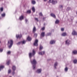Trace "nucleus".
<instances>
[{"instance_id": "1", "label": "nucleus", "mask_w": 77, "mask_h": 77, "mask_svg": "<svg viewBox=\"0 0 77 77\" xmlns=\"http://www.w3.org/2000/svg\"><path fill=\"white\" fill-rule=\"evenodd\" d=\"M31 62L33 65V69H35V67H36V60L34 59L33 61H31Z\"/></svg>"}, {"instance_id": "2", "label": "nucleus", "mask_w": 77, "mask_h": 77, "mask_svg": "<svg viewBox=\"0 0 77 77\" xmlns=\"http://www.w3.org/2000/svg\"><path fill=\"white\" fill-rule=\"evenodd\" d=\"M8 44H10V45L9 46V48H11L13 45V41L12 40L8 41Z\"/></svg>"}, {"instance_id": "3", "label": "nucleus", "mask_w": 77, "mask_h": 77, "mask_svg": "<svg viewBox=\"0 0 77 77\" xmlns=\"http://www.w3.org/2000/svg\"><path fill=\"white\" fill-rule=\"evenodd\" d=\"M35 54H36L35 51V50H32V53L31 54V53H29V56L30 58L32 56H34Z\"/></svg>"}, {"instance_id": "4", "label": "nucleus", "mask_w": 77, "mask_h": 77, "mask_svg": "<svg viewBox=\"0 0 77 77\" xmlns=\"http://www.w3.org/2000/svg\"><path fill=\"white\" fill-rule=\"evenodd\" d=\"M38 39H35L34 43V45L35 46H38Z\"/></svg>"}, {"instance_id": "5", "label": "nucleus", "mask_w": 77, "mask_h": 77, "mask_svg": "<svg viewBox=\"0 0 77 77\" xmlns=\"http://www.w3.org/2000/svg\"><path fill=\"white\" fill-rule=\"evenodd\" d=\"M70 42V41L69 40H67L65 42L66 45H68L69 44H70V43L69 42Z\"/></svg>"}, {"instance_id": "6", "label": "nucleus", "mask_w": 77, "mask_h": 77, "mask_svg": "<svg viewBox=\"0 0 77 77\" xmlns=\"http://www.w3.org/2000/svg\"><path fill=\"white\" fill-rule=\"evenodd\" d=\"M72 34V35H77V32L75 30H73Z\"/></svg>"}, {"instance_id": "7", "label": "nucleus", "mask_w": 77, "mask_h": 77, "mask_svg": "<svg viewBox=\"0 0 77 77\" xmlns=\"http://www.w3.org/2000/svg\"><path fill=\"white\" fill-rule=\"evenodd\" d=\"M41 71H42V69H38L36 71V72L37 73H41Z\"/></svg>"}, {"instance_id": "8", "label": "nucleus", "mask_w": 77, "mask_h": 77, "mask_svg": "<svg viewBox=\"0 0 77 77\" xmlns=\"http://www.w3.org/2000/svg\"><path fill=\"white\" fill-rule=\"evenodd\" d=\"M44 53H45V52L43 51V52H39L38 53V54H40V55H43V54H44Z\"/></svg>"}, {"instance_id": "9", "label": "nucleus", "mask_w": 77, "mask_h": 77, "mask_svg": "<svg viewBox=\"0 0 77 77\" xmlns=\"http://www.w3.org/2000/svg\"><path fill=\"white\" fill-rule=\"evenodd\" d=\"M51 16L54 18H56V15L53 13H51Z\"/></svg>"}, {"instance_id": "10", "label": "nucleus", "mask_w": 77, "mask_h": 77, "mask_svg": "<svg viewBox=\"0 0 77 77\" xmlns=\"http://www.w3.org/2000/svg\"><path fill=\"white\" fill-rule=\"evenodd\" d=\"M55 42H56V41L54 40H52L50 42V43L51 44H55Z\"/></svg>"}, {"instance_id": "11", "label": "nucleus", "mask_w": 77, "mask_h": 77, "mask_svg": "<svg viewBox=\"0 0 77 77\" xmlns=\"http://www.w3.org/2000/svg\"><path fill=\"white\" fill-rule=\"evenodd\" d=\"M21 35H16V38H19V39H20V38H21Z\"/></svg>"}, {"instance_id": "12", "label": "nucleus", "mask_w": 77, "mask_h": 77, "mask_svg": "<svg viewBox=\"0 0 77 77\" xmlns=\"http://www.w3.org/2000/svg\"><path fill=\"white\" fill-rule=\"evenodd\" d=\"M36 31V27L35 26H34L33 28V33H35V32Z\"/></svg>"}, {"instance_id": "13", "label": "nucleus", "mask_w": 77, "mask_h": 77, "mask_svg": "<svg viewBox=\"0 0 77 77\" xmlns=\"http://www.w3.org/2000/svg\"><path fill=\"white\" fill-rule=\"evenodd\" d=\"M67 34L66 32H64L62 33V36H66Z\"/></svg>"}, {"instance_id": "14", "label": "nucleus", "mask_w": 77, "mask_h": 77, "mask_svg": "<svg viewBox=\"0 0 77 77\" xmlns=\"http://www.w3.org/2000/svg\"><path fill=\"white\" fill-rule=\"evenodd\" d=\"M27 39L28 41H31V40H32V38L29 37H28L27 38Z\"/></svg>"}, {"instance_id": "15", "label": "nucleus", "mask_w": 77, "mask_h": 77, "mask_svg": "<svg viewBox=\"0 0 77 77\" xmlns=\"http://www.w3.org/2000/svg\"><path fill=\"white\" fill-rule=\"evenodd\" d=\"M12 70L14 71H15V70H16V67L15 66H13L12 68Z\"/></svg>"}, {"instance_id": "16", "label": "nucleus", "mask_w": 77, "mask_h": 77, "mask_svg": "<svg viewBox=\"0 0 77 77\" xmlns=\"http://www.w3.org/2000/svg\"><path fill=\"white\" fill-rule=\"evenodd\" d=\"M57 64H58L56 62L54 64V68L55 69H56V66H57Z\"/></svg>"}, {"instance_id": "17", "label": "nucleus", "mask_w": 77, "mask_h": 77, "mask_svg": "<svg viewBox=\"0 0 77 77\" xmlns=\"http://www.w3.org/2000/svg\"><path fill=\"white\" fill-rule=\"evenodd\" d=\"M21 42L22 44H25L26 42V41L23 40Z\"/></svg>"}, {"instance_id": "18", "label": "nucleus", "mask_w": 77, "mask_h": 77, "mask_svg": "<svg viewBox=\"0 0 77 77\" xmlns=\"http://www.w3.org/2000/svg\"><path fill=\"white\" fill-rule=\"evenodd\" d=\"M23 19L24 17H23V16H20L19 18L20 20H23Z\"/></svg>"}, {"instance_id": "19", "label": "nucleus", "mask_w": 77, "mask_h": 77, "mask_svg": "<svg viewBox=\"0 0 77 77\" xmlns=\"http://www.w3.org/2000/svg\"><path fill=\"white\" fill-rule=\"evenodd\" d=\"M4 66H0V71L1 70H2V69H3V68H4Z\"/></svg>"}, {"instance_id": "20", "label": "nucleus", "mask_w": 77, "mask_h": 77, "mask_svg": "<svg viewBox=\"0 0 77 77\" xmlns=\"http://www.w3.org/2000/svg\"><path fill=\"white\" fill-rule=\"evenodd\" d=\"M32 10L33 12H35V7H33L32 8Z\"/></svg>"}, {"instance_id": "21", "label": "nucleus", "mask_w": 77, "mask_h": 77, "mask_svg": "<svg viewBox=\"0 0 77 77\" xmlns=\"http://www.w3.org/2000/svg\"><path fill=\"white\" fill-rule=\"evenodd\" d=\"M57 3V1H54L52 4H53V5H55V4H56Z\"/></svg>"}, {"instance_id": "22", "label": "nucleus", "mask_w": 77, "mask_h": 77, "mask_svg": "<svg viewBox=\"0 0 77 77\" xmlns=\"http://www.w3.org/2000/svg\"><path fill=\"white\" fill-rule=\"evenodd\" d=\"M44 35H45V32H43L41 34V35L42 37H44Z\"/></svg>"}, {"instance_id": "23", "label": "nucleus", "mask_w": 77, "mask_h": 77, "mask_svg": "<svg viewBox=\"0 0 77 77\" xmlns=\"http://www.w3.org/2000/svg\"><path fill=\"white\" fill-rule=\"evenodd\" d=\"M73 54H77V51H73Z\"/></svg>"}, {"instance_id": "24", "label": "nucleus", "mask_w": 77, "mask_h": 77, "mask_svg": "<svg viewBox=\"0 0 77 77\" xmlns=\"http://www.w3.org/2000/svg\"><path fill=\"white\" fill-rule=\"evenodd\" d=\"M59 23V20H57L55 21V23L56 24H58Z\"/></svg>"}, {"instance_id": "25", "label": "nucleus", "mask_w": 77, "mask_h": 77, "mask_svg": "<svg viewBox=\"0 0 77 77\" xmlns=\"http://www.w3.org/2000/svg\"><path fill=\"white\" fill-rule=\"evenodd\" d=\"M11 62V60H8V61L7 62V64L8 65H9V63Z\"/></svg>"}, {"instance_id": "26", "label": "nucleus", "mask_w": 77, "mask_h": 77, "mask_svg": "<svg viewBox=\"0 0 77 77\" xmlns=\"http://www.w3.org/2000/svg\"><path fill=\"white\" fill-rule=\"evenodd\" d=\"M5 15L6 14H5V13H4L2 14V17H5Z\"/></svg>"}, {"instance_id": "27", "label": "nucleus", "mask_w": 77, "mask_h": 77, "mask_svg": "<svg viewBox=\"0 0 77 77\" xmlns=\"http://www.w3.org/2000/svg\"><path fill=\"white\" fill-rule=\"evenodd\" d=\"M43 48V47L41 45H40V48H39V50H41Z\"/></svg>"}, {"instance_id": "28", "label": "nucleus", "mask_w": 77, "mask_h": 77, "mask_svg": "<svg viewBox=\"0 0 77 77\" xmlns=\"http://www.w3.org/2000/svg\"><path fill=\"white\" fill-rule=\"evenodd\" d=\"M54 1V0H50L49 1V3H53Z\"/></svg>"}, {"instance_id": "29", "label": "nucleus", "mask_w": 77, "mask_h": 77, "mask_svg": "<svg viewBox=\"0 0 77 77\" xmlns=\"http://www.w3.org/2000/svg\"><path fill=\"white\" fill-rule=\"evenodd\" d=\"M27 14H30L31 13V11L30 10H28L27 11Z\"/></svg>"}, {"instance_id": "30", "label": "nucleus", "mask_w": 77, "mask_h": 77, "mask_svg": "<svg viewBox=\"0 0 77 77\" xmlns=\"http://www.w3.org/2000/svg\"><path fill=\"white\" fill-rule=\"evenodd\" d=\"M73 62L75 63H77V60H75L73 61Z\"/></svg>"}, {"instance_id": "31", "label": "nucleus", "mask_w": 77, "mask_h": 77, "mask_svg": "<svg viewBox=\"0 0 77 77\" xmlns=\"http://www.w3.org/2000/svg\"><path fill=\"white\" fill-rule=\"evenodd\" d=\"M32 4H33L34 5H35L36 3V2L35 1H32Z\"/></svg>"}, {"instance_id": "32", "label": "nucleus", "mask_w": 77, "mask_h": 77, "mask_svg": "<svg viewBox=\"0 0 77 77\" xmlns=\"http://www.w3.org/2000/svg\"><path fill=\"white\" fill-rule=\"evenodd\" d=\"M3 49L2 48L0 49V53H2V52H3Z\"/></svg>"}, {"instance_id": "33", "label": "nucleus", "mask_w": 77, "mask_h": 77, "mask_svg": "<svg viewBox=\"0 0 77 77\" xmlns=\"http://www.w3.org/2000/svg\"><path fill=\"white\" fill-rule=\"evenodd\" d=\"M22 44L21 42H20L17 43V45H20V44Z\"/></svg>"}, {"instance_id": "34", "label": "nucleus", "mask_w": 77, "mask_h": 77, "mask_svg": "<svg viewBox=\"0 0 77 77\" xmlns=\"http://www.w3.org/2000/svg\"><path fill=\"white\" fill-rule=\"evenodd\" d=\"M8 74H10L11 72V69H9L8 71Z\"/></svg>"}, {"instance_id": "35", "label": "nucleus", "mask_w": 77, "mask_h": 77, "mask_svg": "<svg viewBox=\"0 0 77 77\" xmlns=\"http://www.w3.org/2000/svg\"><path fill=\"white\" fill-rule=\"evenodd\" d=\"M68 68L66 67L65 69V71H68Z\"/></svg>"}, {"instance_id": "36", "label": "nucleus", "mask_w": 77, "mask_h": 77, "mask_svg": "<svg viewBox=\"0 0 77 77\" xmlns=\"http://www.w3.org/2000/svg\"><path fill=\"white\" fill-rule=\"evenodd\" d=\"M35 37H37V36H38V34L36 33H35L34 35Z\"/></svg>"}, {"instance_id": "37", "label": "nucleus", "mask_w": 77, "mask_h": 77, "mask_svg": "<svg viewBox=\"0 0 77 77\" xmlns=\"http://www.w3.org/2000/svg\"><path fill=\"white\" fill-rule=\"evenodd\" d=\"M59 7H60V8H63V5H60L59 6Z\"/></svg>"}, {"instance_id": "38", "label": "nucleus", "mask_w": 77, "mask_h": 77, "mask_svg": "<svg viewBox=\"0 0 77 77\" xmlns=\"http://www.w3.org/2000/svg\"><path fill=\"white\" fill-rule=\"evenodd\" d=\"M51 35V33H49L47 34V36H50Z\"/></svg>"}, {"instance_id": "39", "label": "nucleus", "mask_w": 77, "mask_h": 77, "mask_svg": "<svg viewBox=\"0 0 77 77\" xmlns=\"http://www.w3.org/2000/svg\"><path fill=\"white\" fill-rule=\"evenodd\" d=\"M11 51H8V52H7V54H11Z\"/></svg>"}, {"instance_id": "40", "label": "nucleus", "mask_w": 77, "mask_h": 77, "mask_svg": "<svg viewBox=\"0 0 77 77\" xmlns=\"http://www.w3.org/2000/svg\"><path fill=\"white\" fill-rule=\"evenodd\" d=\"M35 20L37 21H38V18H35Z\"/></svg>"}, {"instance_id": "41", "label": "nucleus", "mask_w": 77, "mask_h": 77, "mask_svg": "<svg viewBox=\"0 0 77 77\" xmlns=\"http://www.w3.org/2000/svg\"><path fill=\"white\" fill-rule=\"evenodd\" d=\"M39 15H40V16H42V13H40L39 14Z\"/></svg>"}, {"instance_id": "42", "label": "nucleus", "mask_w": 77, "mask_h": 77, "mask_svg": "<svg viewBox=\"0 0 77 77\" xmlns=\"http://www.w3.org/2000/svg\"><path fill=\"white\" fill-rule=\"evenodd\" d=\"M0 10L1 11H3V8H1L0 9Z\"/></svg>"}, {"instance_id": "43", "label": "nucleus", "mask_w": 77, "mask_h": 77, "mask_svg": "<svg viewBox=\"0 0 77 77\" xmlns=\"http://www.w3.org/2000/svg\"><path fill=\"white\" fill-rule=\"evenodd\" d=\"M25 21L26 23H27V22H28V20L27 19H25Z\"/></svg>"}, {"instance_id": "44", "label": "nucleus", "mask_w": 77, "mask_h": 77, "mask_svg": "<svg viewBox=\"0 0 77 77\" xmlns=\"http://www.w3.org/2000/svg\"><path fill=\"white\" fill-rule=\"evenodd\" d=\"M70 9H71V8L69 7L67 8V10L68 11H69V10H70Z\"/></svg>"}, {"instance_id": "45", "label": "nucleus", "mask_w": 77, "mask_h": 77, "mask_svg": "<svg viewBox=\"0 0 77 77\" xmlns=\"http://www.w3.org/2000/svg\"><path fill=\"white\" fill-rule=\"evenodd\" d=\"M61 31H63L64 30V28H61Z\"/></svg>"}, {"instance_id": "46", "label": "nucleus", "mask_w": 77, "mask_h": 77, "mask_svg": "<svg viewBox=\"0 0 77 77\" xmlns=\"http://www.w3.org/2000/svg\"><path fill=\"white\" fill-rule=\"evenodd\" d=\"M42 30H44L45 29V28L44 27H43L42 28Z\"/></svg>"}, {"instance_id": "47", "label": "nucleus", "mask_w": 77, "mask_h": 77, "mask_svg": "<svg viewBox=\"0 0 77 77\" xmlns=\"http://www.w3.org/2000/svg\"><path fill=\"white\" fill-rule=\"evenodd\" d=\"M13 75H14V74H15V72L14 71L13 72Z\"/></svg>"}, {"instance_id": "48", "label": "nucleus", "mask_w": 77, "mask_h": 77, "mask_svg": "<svg viewBox=\"0 0 77 77\" xmlns=\"http://www.w3.org/2000/svg\"><path fill=\"white\" fill-rule=\"evenodd\" d=\"M45 2V1H47V0H44Z\"/></svg>"}, {"instance_id": "49", "label": "nucleus", "mask_w": 77, "mask_h": 77, "mask_svg": "<svg viewBox=\"0 0 77 77\" xmlns=\"http://www.w3.org/2000/svg\"><path fill=\"white\" fill-rule=\"evenodd\" d=\"M44 26H45V23H44Z\"/></svg>"}, {"instance_id": "50", "label": "nucleus", "mask_w": 77, "mask_h": 77, "mask_svg": "<svg viewBox=\"0 0 77 77\" xmlns=\"http://www.w3.org/2000/svg\"><path fill=\"white\" fill-rule=\"evenodd\" d=\"M44 19H45V18H43V20H44Z\"/></svg>"}, {"instance_id": "51", "label": "nucleus", "mask_w": 77, "mask_h": 77, "mask_svg": "<svg viewBox=\"0 0 77 77\" xmlns=\"http://www.w3.org/2000/svg\"><path fill=\"white\" fill-rule=\"evenodd\" d=\"M0 43H1V41L0 40Z\"/></svg>"}, {"instance_id": "52", "label": "nucleus", "mask_w": 77, "mask_h": 77, "mask_svg": "<svg viewBox=\"0 0 77 77\" xmlns=\"http://www.w3.org/2000/svg\"><path fill=\"white\" fill-rule=\"evenodd\" d=\"M10 77H11V76H10Z\"/></svg>"}, {"instance_id": "53", "label": "nucleus", "mask_w": 77, "mask_h": 77, "mask_svg": "<svg viewBox=\"0 0 77 77\" xmlns=\"http://www.w3.org/2000/svg\"><path fill=\"white\" fill-rule=\"evenodd\" d=\"M57 77H58V76H57Z\"/></svg>"}]
</instances>
